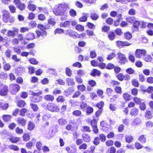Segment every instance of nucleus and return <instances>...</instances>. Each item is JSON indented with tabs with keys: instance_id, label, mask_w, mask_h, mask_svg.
Instances as JSON below:
<instances>
[{
	"instance_id": "obj_6",
	"label": "nucleus",
	"mask_w": 153,
	"mask_h": 153,
	"mask_svg": "<svg viewBox=\"0 0 153 153\" xmlns=\"http://www.w3.org/2000/svg\"><path fill=\"white\" fill-rule=\"evenodd\" d=\"M2 13L3 21L5 22H8L10 17L9 12L6 10H4L3 11Z\"/></svg>"
},
{
	"instance_id": "obj_29",
	"label": "nucleus",
	"mask_w": 153,
	"mask_h": 153,
	"mask_svg": "<svg viewBox=\"0 0 153 153\" xmlns=\"http://www.w3.org/2000/svg\"><path fill=\"white\" fill-rule=\"evenodd\" d=\"M35 127L34 124L32 122H29L28 125V129L30 131L33 130Z\"/></svg>"
},
{
	"instance_id": "obj_38",
	"label": "nucleus",
	"mask_w": 153,
	"mask_h": 153,
	"mask_svg": "<svg viewBox=\"0 0 153 153\" xmlns=\"http://www.w3.org/2000/svg\"><path fill=\"white\" fill-rule=\"evenodd\" d=\"M71 25V21H65L62 24L63 27H69Z\"/></svg>"
},
{
	"instance_id": "obj_35",
	"label": "nucleus",
	"mask_w": 153,
	"mask_h": 153,
	"mask_svg": "<svg viewBox=\"0 0 153 153\" xmlns=\"http://www.w3.org/2000/svg\"><path fill=\"white\" fill-rule=\"evenodd\" d=\"M124 36L125 39L128 40H130L132 37V34L129 32L125 33L124 34Z\"/></svg>"
},
{
	"instance_id": "obj_53",
	"label": "nucleus",
	"mask_w": 153,
	"mask_h": 153,
	"mask_svg": "<svg viewBox=\"0 0 153 153\" xmlns=\"http://www.w3.org/2000/svg\"><path fill=\"white\" fill-rule=\"evenodd\" d=\"M56 100L57 102H63L65 101L64 97L62 96H59L56 99Z\"/></svg>"
},
{
	"instance_id": "obj_36",
	"label": "nucleus",
	"mask_w": 153,
	"mask_h": 153,
	"mask_svg": "<svg viewBox=\"0 0 153 153\" xmlns=\"http://www.w3.org/2000/svg\"><path fill=\"white\" fill-rule=\"evenodd\" d=\"M27 7L29 9L32 11H34L36 10V8L35 5L30 4H28Z\"/></svg>"
},
{
	"instance_id": "obj_58",
	"label": "nucleus",
	"mask_w": 153,
	"mask_h": 153,
	"mask_svg": "<svg viewBox=\"0 0 153 153\" xmlns=\"http://www.w3.org/2000/svg\"><path fill=\"white\" fill-rule=\"evenodd\" d=\"M140 109L142 111H144L146 108V104L145 103H141L140 104Z\"/></svg>"
},
{
	"instance_id": "obj_15",
	"label": "nucleus",
	"mask_w": 153,
	"mask_h": 153,
	"mask_svg": "<svg viewBox=\"0 0 153 153\" xmlns=\"http://www.w3.org/2000/svg\"><path fill=\"white\" fill-rule=\"evenodd\" d=\"M133 30L134 31H138L139 30V26L140 25V23L137 20H135V22L133 23Z\"/></svg>"
},
{
	"instance_id": "obj_17",
	"label": "nucleus",
	"mask_w": 153,
	"mask_h": 153,
	"mask_svg": "<svg viewBox=\"0 0 153 153\" xmlns=\"http://www.w3.org/2000/svg\"><path fill=\"white\" fill-rule=\"evenodd\" d=\"M9 140L13 143H16L19 141L20 138L15 137H11L9 138Z\"/></svg>"
},
{
	"instance_id": "obj_30",
	"label": "nucleus",
	"mask_w": 153,
	"mask_h": 153,
	"mask_svg": "<svg viewBox=\"0 0 153 153\" xmlns=\"http://www.w3.org/2000/svg\"><path fill=\"white\" fill-rule=\"evenodd\" d=\"M58 123L59 125H63L67 123V121L65 119L61 118L58 120Z\"/></svg>"
},
{
	"instance_id": "obj_12",
	"label": "nucleus",
	"mask_w": 153,
	"mask_h": 153,
	"mask_svg": "<svg viewBox=\"0 0 153 153\" xmlns=\"http://www.w3.org/2000/svg\"><path fill=\"white\" fill-rule=\"evenodd\" d=\"M35 38L34 33H29L26 35L25 39L27 40H32Z\"/></svg>"
},
{
	"instance_id": "obj_28",
	"label": "nucleus",
	"mask_w": 153,
	"mask_h": 153,
	"mask_svg": "<svg viewBox=\"0 0 153 153\" xmlns=\"http://www.w3.org/2000/svg\"><path fill=\"white\" fill-rule=\"evenodd\" d=\"M30 94L32 95H37L39 96V95L41 94L42 93L41 91H36L35 92H33V91H30Z\"/></svg>"
},
{
	"instance_id": "obj_19",
	"label": "nucleus",
	"mask_w": 153,
	"mask_h": 153,
	"mask_svg": "<svg viewBox=\"0 0 153 153\" xmlns=\"http://www.w3.org/2000/svg\"><path fill=\"white\" fill-rule=\"evenodd\" d=\"M17 121L19 124H21L22 126H25L26 124V120L22 117L18 118Z\"/></svg>"
},
{
	"instance_id": "obj_45",
	"label": "nucleus",
	"mask_w": 153,
	"mask_h": 153,
	"mask_svg": "<svg viewBox=\"0 0 153 153\" xmlns=\"http://www.w3.org/2000/svg\"><path fill=\"white\" fill-rule=\"evenodd\" d=\"M116 54L114 53H111L108 55L107 59L108 60H111L114 58Z\"/></svg>"
},
{
	"instance_id": "obj_1",
	"label": "nucleus",
	"mask_w": 153,
	"mask_h": 153,
	"mask_svg": "<svg viewBox=\"0 0 153 153\" xmlns=\"http://www.w3.org/2000/svg\"><path fill=\"white\" fill-rule=\"evenodd\" d=\"M65 6L63 4H58L56 6L53 10L54 13L56 16L62 15L64 13Z\"/></svg>"
},
{
	"instance_id": "obj_64",
	"label": "nucleus",
	"mask_w": 153,
	"mask_h": 153,
	"mask_svg": "<svg viewBox=\"0 0 153 153\" xmlns=\"http://www.w3.org/2000/svg\"><path fill=\"white\" fill-rule=\"evenodd\" d=\"M11 51L9 49L7 50L5 52V55L8 58H10L11 57Z\"/></svg>"
},
{
	"instance_id": "obj_2",
	"label": "nucleus",
	"mask_w": 153,
	"mask_h": 153,
	"mask_svg": "<svg viewBox=\"0 0 153 153\" xmlns=\"http://www.w3.org/2000/svg\"><path fill=\"white\" fill-rule=\"evenodd\" d=\"M47 108L51 112H58L60 111L59 108L55 104L52 103H48L47 105Z\"/></svg>"
},
{
	"instance_id": "obj_48",
	"label": "nucleus",
	"mask_w": 153,
	"mask_h": 153,
	"mask_svg": "<svg viewBox=\"0 0 153 153\" xmlns=\"http://www.w3.org/2000/svg\"><path fill=\"white\" fill-rule=\"evenodd\" d=\"M63 33L64 30L60 28H57L54 31L55 34H56L57 33L61 34Z\"/></svg>"
},
{
	"instance_id": "obj_51",
	"label": "nucleus",
	"mask_w": 153,
	"mask_h": 153,
	"mask_svg": "<svg viewBox=\"0 0 153 153\" xmlns=\"http://www.w3.org/2000/svg\"><path fill=\"white\" fill-rule=\"evenodd\" d=\"M86 14H85L82 17L79 18V21L81 22H85L87 20V18L86 16Z\"/></svg>"
},
{
	"instance_id": "obj_20",
	"label": "nucleus",
	"mask_w": 153,
	"mask_h": 153,
	"mask_svg": "<svg viewBox=\"0 0 153 153\" xmlns=\"http://www.w3.org/2000/svg\"><path fill=\"white\" fill-rule=\"evenodd\" d=\"M100 125L102 127H103L104 130L105 131H108L110 130V126L109 125H108L106 127L105 122L104 121H102L100 123Z\"/></svg>"
},
{
	"instance_id": "obj_39",
	"label": "nucleus",
	"mask_w": 153,
	"mask_h": 153,
	"mask_svg": "<svg viewBox=\"0 0 153 153\" xmlns=\"http://www.w3.org/2000/svg\"><path fill=\"white\" fill-rule=\"evenodd\" d=\"M104 102L102 101H101L99 103L97 104L96 105V106L99 109H102L104 105Z\"/></svg>"
},
{
	"instance_id": "obj_60",
	"label": "nucleus",
	"mask_w": 153,
	"mask_h": 153,
	"mask_svg": "<svg viewBox=\"0 0 153 153\" xmlns=\"http://www.w3.org/2000/svg\"><path fill=\"white\" fill-rule=\"evenodd\" d=\"M9 147L10 149H12L15 151H17L19 149V148L17 146L13 145H11L9 146Z\"/></svg>"
},
{
	"instance_id": "obj_55",
	"label": "nucleus",
	"mask_w": 153,
	"mask_h": 153,
	"mask_svg": "<svg viewBox=\"0 0 153 153\" xmlns=\"http://www.w3.org/2000/svg\"><path fill=\"white\" fill-rule=\"evenodd\" d=\"M30 106L34 111H36L38 109V106L36 104L31 103L30 104Z\"/></svg>"
},
{
	"instance_id": "obj_23",
	"label": "nucleus",
	"mask_w": 153,
	"mask_h": 153,
	"mask_svg": "<svg viewBox=\"0 0 153 153\" xmlns=\"http://www.w3.org/2000/svg\"><path fill=\"white\" fill-rule=\"evenodd\" d=\"M141 120L140 118H136L132 122V125L133 126H135L140 124L141 123Z\"/></svg>"
},
{
	"instance_id": "obj_16",
	"label": "nucleus",
	"mask_w": 153,
	"mask_h": 153,
	"mask_svg": "<svg viewBox=\"0 0 153 153\" xmlns=\"http://www.w3.org/2000/svg\"><path fill=\"white\" fill-rule=\"evenodd\" d=\"M139 112V110L138 109L134 108L131 110L130 113L132 116H135L137 115Z\"/></svg>"
},
{
	"instance_id": "obj_50",
	"label": "nucleus",
	"mask_w": 153,
	"mask_h": 153,
	"mask_svg": "<svg viewBox=\"0 0 153 153\" xmlns=\"http://www.w3.org/2000/svg\"><path fill=\"white\" fill-rule=\"evenodd\" d=\"M94 111L93 108L91 107H88L86 108V113L88 114L92 113Z\"/></svg>"
},
{
	"instance_id": "obj_18",
	"label": "nucleus",
	"mask_w": 153,
	"mask_h": 153,
	"mask_svg": "<svg viewBox=\"0 0 153 153\" xmlns=\"http://www.w3.org/2000/svg\"><path fill=\"white\" fill-rule=\"evenodd\" d=\"M45 100L50 101H53L54 100V98L53 96L51 95L48 94L45 95L44 97Z\"/></svg>"
},
{
	"instance_id": "obj_27",
	"label": "nucleus",
	"mask_w": 153,
	"mask_h": 153,
	"mask_svg": "<svg viewBox=\"0 0 153 153\" xmlns=\"http://www.w3.org/2000/svg\"><path fill=\"white\" fill-rule=\"evenodd\" d=\"M115 36V33L114 32H110L108 34V37L111 40H113L114 39Z\"/></svg>"
},
{
	"instance_id": "obj_63",
	"label": "nucleus",
	"mask_w": 153,
	"mask_h": 153,
	"mask_svg": "<svg viewBox=\"0 0 153 153\" xmlns=\"http://www.w3.org/2000/svg\"><path fill=\"white\" fill-rule=\"evenodd\" d=\"M88 84L91 87H94L96 85V82L93 80H90L88 81Z\"/></svg>"
},
{
	"instance_id": "obj_61",
	"label": "nucleus",
	"mask_w": 153,
	"mask_h": 153,
	"mask_svg": "<svg viewBox=\"0 0 153 153\" xmlns=\"http://www.w3.org/2000/svg\"><path fill=\"white\" fill-rule=\"evenodd\" d=\"M75 79L76 81L79 83H82L83 82V80L81 77L80 76H77L75 77Z\"/></svg>"
},
{
	"instance_id": "obj_21",
	"label": "nucleus",
	"mask_w": 153,
	"mask_h": 153,
	"mask_svg": "<svg viewBox=\"0 0 153 153\" xmlns=\"http://www.w3.org/2000/svg\"><path fill=\"white\" fill-rule=\"evenodd\" d=\"M100 74V71L96 69H93L91 74V75L93 76H99Z\"/></svg>"
},
{
	"instance_id": "obj_7",
	"label": "nucleus",
	"mask_w": 153,
	"mask_h": 153,
	"mask_svg": "<svg viewBox=\"0 0 153 153\" xmlns=\"http://www.w3.org/2000/svg\"><path fill=\"white\" fill-rule=\"evenodd\" d=\"M146 53V51L143 50L137 49L135 52V55L137 57L141 58L142 56H144Z\"/></svg>"
},
{
	"instance_id": "obj_3",
	"label": "nucleus",
	"mask_w": 153,
	"mask_h": 153,
	"mask_svg": "<svg viewBox=\"0 0 153 153\" xmlns=\"http://www.w3.org/2000/svg\"><path fill=\"white\" fill-rule=\"evenodd\" d=\"M10 88L11 93L13 94H15L20 89V86L19 85L14 83L10 84Z\"/></svg>"
},
{
	"instance_id": "obj_8",
	"label": "nucleus",
	"mask_w": 153,
	"mask_h": 153,
	"mask_svg": "<svg viewBox=\"0 0 153 153\" xmlns=\"http://www.w3.org/2000/svg\"><path fill=\"white\" fill-rule=\"evenodd\" d=\"M66 34L73 38H76L78 37V34L77 33L71 30H67Z\"/></svg>"
},
{
	"instance_id": "obj_62",
	"label": "nucleus",
	"mask_w": 153,
	"mask_h": 153,
	"mask_svg": "<svg viewBox=\"0 0 153 153\" xmlns=\"http://www.w3.org/2000/svg\"><path fill=\"white\" fill-rule=\"evenodd\" d=\"M11 68V66L8 63H7L4 65L3 68L5 71L9 70Z\"/></svg>"
},
{
	"instance_id": "obj_10",
	"label": "nucleus",
	"mask_w": 153,
	"mask_h": 153,
	"mask_svg": "<svg viewBox=\"0 0 153 153\" xmlns=\"http://www.w3.org/2000/svg\"><path fill=\"white\" fill-rule=\"evenodd\" d=\"M42 99V97L37 95H33L31 98L30 100L32 102L37 103L40 102Z\"/></svg>"
},
{
	"instance_id": "obj_37",
	"label": "nucleus",
	"mask_w": 153,
	"mask_h": 153,
	"mask_svg": "<svg viewBox=\"0 0 153 153\" xmlns=\"http://www.w3.org/2000/svg\"><path fill=\"white\" fill-rule=\"evenodd\" d=\"M102 112V109H99L95 113L96 117L95 118L97 119V120H98L99 119V116L101 114Z\"/></svg>"
},
{
	"instance_id": "obj_25",
	"label": "nucleus",
	"mask_w": 153,
	"mask_h": 153,
	"mask_svg": "<svg viewBox=\"0 0 153 153\" xmlns=\"http://www.w3.org/2000/svg\"><path fill=\"white\" fill-rule=\"evenodd\" d=\"M136 19L134 16H128L126 18V21L129 23H133L135 22Z\"/></svg>"
},
{
	"instance_id": "obj_24",
	"label": "nucleus",
	"mask_w": 153,
	"mask_h": 153,
	"mask_svg": "<svg viewBox=\"0 0 153 153\" xmlns=\"http://www.w3.org/2000/svg\"><path fill=\"white\" fill-rule=\"evenodd\" d=\"M144 60L147 62H150L152 60V58L151 56L148 55H145L143 57Z\"/></svg>"
},
{
	"instance_id": "obj_40",
	"label": "nucleus",
	"mask_w": 153,
	"mask_h": 153,
	"mask_svg": "<svg viewBox=\"0 0 153 153\" xmlns=\"http://www.w3.org/2000/svg\"><path fill=\"white\" fill-rule=\"evenodd\" d=\"M131 96L127 93L124 94L123 95V97L126 100H129L131 99Z\"/></svg>"
},
{
	"instance_id": "obj_52",
	"label": "nucleus",
	"mask_w": 153,
	"mask_h": 153,
	"mask_svg": "<svg viewBox=\"0 0 153 153\" xmlns=\"http://www.w3.org/2000/svg\"><path fill=\"white\" fill-rule=\"evenodd\" d=\"M116 76L118 79L119 80L122 81L124 78L123 75L122 73H119L116 75Z\"/></svg>"
},
{
	"instance_id": "obj_32",
	"label": "nucleus",
	"mask_w": 153,
	"mask_h": 153,
	"mask_svg": "<svg viewBox=\"0 0 153 153\" xmlns=\"http://www.w3.org/2000/svg\"><path fill=\"white\" fill-rule=\"evenodd\" d=\"M11 118V116L10 115H4L3 116V119L5 122L10 121Z\"/></svg>"
},
{
	"instance_id": "obj_42",
	"label": "nucleus",
	"mask_w": 153,
	"mask_h": 153,
	"mask_svg": "<svg viewBox=\"0 0 153 153\" xmlns=\"http://www.w3.org/2000/svg\"><path fill=\"white\" fill-rule=\"evenodd\" d=\"M25 5L23 3H20L19 5L17 6L16 7L21 10H24L25 8Z\"/></svg>"
},
{
	"instance_id": "obj_46",
	"label": "nucleus",
	"mask_w": 153,
	"mask_h": 153,
	"mask_svg": "<svg viewBox=\"0 0 153 153\" xmlns=\"http://www.w3.org/2000/svg\"><path fill=\"white\" fill-rule=\"evenodd\" d=\"M146 138L144 137V135H141L139 138V140L141 143H145L146 142Z\"/></svg>"
},
{
	"instance_id": "obj_33",
	"label": "nucleus",
	"mask_w": 153,
	"mask_h": 153,
	"mask_svg": "<svg viewBox=\"0 0 153 153\" xmlns=\"http://www.w3.org/2000/svg\"><path fill=\"white\" fill-rule=\"evenodd\" d=\"M8 105L7 103L0 102V107L3 110H6L8 108Z\"/></svg>"
},
{
	"instance_id": "obj_11",
	"label": "nucleus",
	"mask_w": 153,
	"mask_h": 153,
	"mask_svg": "<svg viewBox=\"0 0 153 153\" xmlns=\"http://www.w3.org/2000/svg\"><path fill=\"white\" fill-rule=\"evenodd\" d=\"M36 33L38 37L41 36L43 38L45 37L47 35V32L45 30H42L41 31L37 30L36 31Z\"/></svg>"
},
{
	"instance_id": "obj_14",
	"label": "nucleus",
	"mask_w": 153,
	"mask_h": 153,
	"mask_svg": "<svg viewBox=\"0 0 153 153\" xmlns=\"http://www.w3.org/2000/svg\"><path fill=\"white\" fill-rule=\"evenodd\" d=\"M18 30V29L17 28H16L14 31L9 30L7 33V35L8 37L12 36L13 37L16 34L15 32H17Z\"/></svg>"
},
{
	"instance_id": "obj_41",
	"label": "nucleus",
	"mask_w": 153,
	"mask_h": 153,
	"mask_svg": "<svg viewBox=\"0 0 153 153\" xmlns=\"http://www.w3.org/2000/svg\"><path fill=\"white\" fill-rule=\"evenodd\" d=\"M98 120H97V119L95 118L94 119L91 121V124L92 127L97 126V121Z\"/></svg>"
},
{
	"instance_id": "obj_47",
	"label": "nucleus",
	"mask_w": 153,
	"mask_h": 153,
	"mask_svg": "<svg viewBox=\"0 0 153 153\" xmlns=\"http://www.w3.org/2000/svg\"><path fill=\"white\" fill-rule=\"evenodd\" d=\"M25 104L26 103L24 101L21 100L18 102V105L20 107H24Z\"/></svg>"
},
{
	"instance_id": "obj_59",
	"label": "nucleus",
	"mask_w": 153,
	"mask_h": 153,
	"mask_svg": "<svg viewBox=\"0 0 153 153\" xmlns=\"http://www.w3.org/2000/svg\"><path fill=\"white\" fill-rule=\"evenodd\" d=\"M15 131L16 133L19 134H22L23 132L22 129L20 128L19 127H17L16 128Z\"/></svg>"
},
{
	"instance_id": "obj_5",
	"label": "nucleus",
	"mask_w": 153,
	"mask_h": 153,
	"mask_svg": "<svg viewBox=\"0 0 153 153\" xmlns=\"http://www.w3.org/2000/svg\"><path fill=\"white\" fill-rule=\"evenodd\" d=\"M8 92L7 87L6 85H2L0 86V95L5 96Z\"/></svg>"
},
{
	"instance_id": "obj_54",
	"label": "nucleus",
	"mask_w": 153,
	"mask_h": 153,
	"mask_svg": "<svg viewBox=\"0 0 153 153\" xmlns=\"http://www.w3.org/2000/svg\"><path fill=\"white\" fill-rule=\"evenodd\" d=\"M30 136L27 134H25L23 136V139L24 141H26L30 139Z\"/></svg>"
},
{
	"instance_id": "obj_57",
	"label": "nucleus",
	"mask_w": 153,
	"mask_h": 153,
	"mask_svg": "<svg viewBox=\"0 0 153 153\" xmlns=\"http://www.w3.org/2000/svg\"><path fill=\"white\" fill-rule=\"evenodd\" d=\"M76 28L79 31H83L84 30V27L80 25H76Z\"/></svg>"
},
{
	"instance_id": "obj_31",
	"label": "nucleus",
	"mask_w": 153,
	"mask_h": 153,
	"mask_svg": "<svg viewBox=\"0 0 153 153\" xmlns=\"http://www.w3.org/2000/svg\"><path fill=\"white\" fill-rule=\"evenodd\" d=\"M65 150L67 151L68 153H76V147L73 150H71L69 147H67L65 148Z\"/></svg>"
},
{
	"instance_id": "obj_4",
	"label": "nucleus",
	"mask_w": 153,
	"mask_h": 153,
	"mask_svg": "<svg viewBox=\"0 0 153 153\" xmlns=\"http://www.w3.org/2000/svg\"><path fill=\"white\" fill-rule=\"evenodd\" d=\"M117 55L119 59V62L120 63L124 64L127 62L128 60L125 55L122 54L121 53H118Z\"/></svg>"
},
{
	"instance_id": "obj_9",
	"label": "nucleus",
	"mask_w": 153,
	"mask_h": 153,
	"mask_svg": "<svg viewBox=\"0 0 153 153\" xmlns=\"http://www.w3.org/2000/svg\"><path fill=\"white\" fill-rule=\"evenodd\" d=\"M117 46L120 48H122L124 46H128L131 45V44L127 42H123L121 41H117L116 42Z\"/></svg>"
},
{
	"instance_id": "obj_56",
	"label": "nucleus",
	"mask_w": 153,
	"mask_h": 153,
	"mask_svg": "<svg viewBox=\"0 0 153 153\" xmlns=\"http://www.w3.org/2000/svg\"><path fill=\"white\" fill-rule=\"evenodd\" d=\"M37 27L40 30H44L49 28V27H48L47 26H44L41 24L38 25Z\"/></svg>"
},
{
	"instance_id": "obj_44",
	"label": "nucleus",
	"mask_w": 153,
	"mask_h": 153,
	"mask_svg": "<svg viewBox=\"0 0 153 153\" xmlns=\"http://www.w3.org/2000/svg\"><path fill=\"white\" fill-rule=\"evenodd\" d=\"M87 106L86 102H82L81 104L80 107L82 110H85L87 108Z\"/></svg>"
},
{
	"instance_id": "obj_49",
	"label": "nucleus",
	"mask_w": 153,
	"mask_h": 153,
	"mask_svg": "<svg viewBox=\"0 0 153 153\" xmlns=\"http://www.w3.org/2000/svg\"><path fill=\"white\" fill-rule=\"evenodd\" d=\"M77 88L79 91H85L86 88L84 85H78Z\"/></svg>"
},
{
	"instance_id": "obj_13",
	"label": "nucleus",
	"mask_w": 153,
	"mask_h": 153,
	"mask_svg": "<svg viewBox=\"0 0 153 153\" xmlns=\"http://www.w3.org/2000/svg\"><path fill=\"white\" fill-rule=\"evenodd\" d=\"M82 137L84 141L86 142H88L91 140L90 136L88 134H83Z\"/></svg>"
},
{
	"instance_id": "obj_34",
	"label": "nucleus",
	"mask_w": 153,
	"mask_h": 153,
	"mask_svg": "<svg viewBox=\"0 0 153 153\" xmlns=\"http://www.w3.org/2000/svg\"><path fill=\"white\" fill-rule=\"evenodd\" d=\"M66 81L69 85H74L75 84V82L73 81V79H72L68 78L66 79Z\"/></svg>"
},
{
	"instance_id": "obj_22",
	"label": "nucleus",
	"mask_w": 153,
	"mask_h": 153,
	"mask_svg": "<svg viewBox=\"0 0 153 153\" xmlns=\"http://www.w3.org/2000/svg\"><path fill=\"white\" fill-rule=\"evenodd\" d=\"M145 117L147 118V119H150L152 118V113L147 110H146L145 114Z\"/></svg>"
},
{
	"instance_id": "obj_43",
	"label": "nucleus",
	"mask_w": 153,
	"mask_h": 153,
	"mask_svg": "<svg viewBox=\"0 0 153 153\" xmlns=\"http://www.w3.org/2000/svg\"><path fill=\"white\" fill-rule=\"evenodd\" d=\"M133 139V137L129 135L126 137V140L127 142L130 143L131 142Z\"/></svg>"
},
{
	"instance_id": "obj_26",
	"label": "nucleus",
	"mask_w": 153,
	"mask_h": 153,
	"mask_svg": "<svg viewBox=\"0 0 153 153\" xmlns=\"http://www.w3.org/2000/svg\"><path fill=\"white\" fill-rule=\"evenodd\" d=\"M90 17L91 19L94 20H97L99 17L98 14L96 13H91V14Z\"/></svg>"
}]
</instances>
